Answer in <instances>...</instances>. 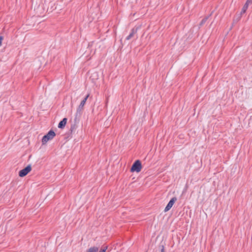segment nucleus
I'll return each mask as SVG.
<instances>
[{
  "label": "nucleus",
  "instance_id": "nucleus-5",
  "mask_svg": "<svg viewBox=\"0 0 252 252\" xmlns=\"http://www.w3.org/2000/svg\"><path fill=\"white\" fill-rule=\"evenodd\" d=\"M176 200H177V198L176 197H174L172 198H171V199L169 201V202L167 204V206L165 208L164 211L165 212H166L168 211H169L171 208V207L173 206V204H174V203L175 202V201Z\"/></svg>",
  "mask_w": 252,
  "mask_h": 252
},
{
  "label": "nucleus",
  "instance_id": "nucleus-4",
  "mask_svg": "<svg viewBox=\"0 0 252 252\" xmlns=\"http://www.w3.org/2000/svg\"><path fill=\"white\" fill-rule=\"evenodd\" d=\"M89 95H86V96L81 101L80 105L77 109L76 114H81L82 110H83V107L86 103V102L88 98Z\"/></svg>",
  "mask_w": 252,
  "mask_h": 252
},
{
  "label": "nucleus",
  "instance_id": "nucleus-2",
  "mask_svg": "<svg viewBox=\"0 0 252 252\" xmlns=\"http://www.w3.org/2000/svg\"><path fill=\"white\" fill-rule=\"evenodd\" d=\"M142 168V165L141 161L139 160H136L132 164L131 168L130 171L131 172H136L137 173L139 172Z\"/></svg>",
  "mask_w": 252,
  "mask_h": 252
},
{
  "label": "nucleus",
  "instance_id": "nucleus-3",
  "mask_svg": "<svg viewBox=\"0 0 252 252\" xmlns=\"http://www.w3.org/2000/svg\"><path fill=\"white\" fill-rule=\"evenodd\" d=\"M31 165H28L27 167L21 170L19 172V176L21 177H25L31 171Z\"/></svg>",
  "mask_w": 252,
  "mask_h": 252
},
{
  "label": "nucleus",
  "instance_id": "nucleus-15",
  "mask_svg": "<svg viewBox=\"0 0 252 252\" xmlns=\"http://www.w3.org/2000/svg\"><path fill=\"white\" fill-rule=\"evenodd\" d=\"M72 127L71 126V128H70V130H71V131H72Z\"/></svg>",
  "mask_w": 252,
  "mask_h": 252
},
{
  "label": "nucleus",
  "instance_id": "nucleus-8",
  "mask_svg": "<svg viewBox=\"0 0 252 252\" xmlns=\"http://www.w3.org/2000/svg\"><path fill=\"white\" fill-rule=\"evenodd\" d=\"M98 251V247L94 246L89 248L87 252H97Z\"/></svg>",
  "mask_w": 252,
  "mask_h": 252
},
{
  "label": "nucleus",
  "instance_id": "nucleus-7",
  "mask_svg": "<svg viewBox=\"0 0 252 252\" xmlns=\"http://www.w3.org/2000/svg\"><path fill=\"white\" fill-rule=\"evenodd\" d=\"M137 32V29H132L131 31V32L130 34L126 37V40H129L132 37H133L134 35L136 34Z\"/></svg>",
  "mask_w": 252,
  "mask_h": 252
},
{
  "label": "nucleus",
  "instance_id": "nucleus-9",
  "mask_svg": "<svg viewBox=\"0 0 252 252\" xmlns=\"http://www.w3.org/2000/svg\"><path fill=\"white\" fill-rule=\"evenodd\" d=\"M250 4V3H248L246 1V3L244 4V5L243 6L242 9V11H241V14L242 13H244L247 9H248V6H249V5Z\"/></svg>",
  "mask_w": 252,
  "mask_h": 252
},
{
  "label": "nucleus",
  "instance_id": "nucleus-6",
  "mask_svg": "<svg viewBox=\"0 0 252 252\" xmlns=\"http://www.w3.org/2000/svg\"><path fill=\"white\" fill-rule=\"evenodd\" d=\"M67 118H64L59 124L58 125V127L60 128H63L67 122Z\"/></svg>",
  "mask_w": 252,
  "mask_h": 252
},
{
  "label": "nucleus",
  "instance_id": "nucleus-13",
  "mask_svg": "<svg viewBox=\"0 0 252 252\" xmlns=\"http://www.w3.org/2000/svg\"><path fill=\"white\" fill-rule=\"evenodd\" d=\"M247 2L248 3L252 4V0H247Z\"/></svg>",
  "mask_w": 252,
  "mask_h": 252
},
{
  "label": "nucleus",
  "instance_id": "nucleus-12",
  "mask_svg": "<svg viewBox=\"0 0 252 252\" xmlns=\"http://www.w3.org/2000/svg\"><path fill=\"white\" fill-rule=\"evenodd\" d=\"M3 39V37L1 36H0V46L1 45L2 40Z\"/></svg>",
  "mask_w": 252,
  "mask_h": 252
},
{
  "label": "nucleus",
  "instance_id": "nucleus-10",
  "mask_svg": "<svg viewBox=\"0 0 252 252\" xmlns=\"http://www.w3.org/2000/svg\"><path fill=\"white\" fill-rule=\"evenodd\" d=\"M108 248V247L107 246H103L100 249V250H99V251L97 252H105L106 250Z\"/></svg>",
  "mask_w": 252,
  "mask_h": 252
},
{
  "label": "nucleus",
  "instance_id": "nucleus-14",
  "mask_svg": "<svg viewBox=\"0 0 252 252\" xmlns=\"http://www.w3.org/2000/svg\"><path fill=\"white\" fill-rule=\"evenodd\" d=\"M161 252H164V247L162 246V249L161 250Z\"/></svg>",
  "mask_w": 252,
  "mask_h": 252
},
{
  "label": "nucleus",
  "instance_id": "nucleus-1",
  "mask_svg": "<svg viewBox=\"0 0 252 252\" xmlns=\"http://www.w3.org/2000/svg\"><path fill=\"white\" fill-rule=\"evenodd\" d=\"M56 134L55 132L52 130H50L45 135L42 139V144H45L48 141L52 140L53 139V138L55 136Z\"/></svg>",
  "mask_w": 252,
  "mask_h": 252
},
{
  "label": "nucleus",
  "instance_id": "nucleus-11",
  "mask_svg": "<svg viewBox=\"0 0 252 252\" xmlns=\"http://www.w3.org/2000/svg\"><path fill=\"white\" fill-rule=\"evenodd\" d=\"M206 20H207V18H204V19H202L200 23V25H203L204 23H205L206 22Z\"/></svg>",
  "mask_w": 252,
  "mask_h": 252
}]
</instances>
